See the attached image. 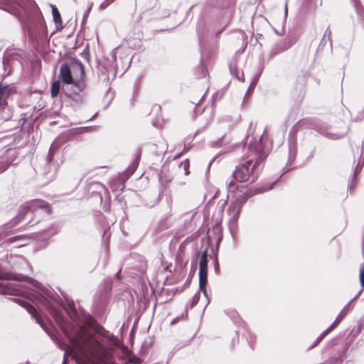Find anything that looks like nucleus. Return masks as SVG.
Instances as JSON below:
<instances>
[{
    "mask_svg": "<svg viewBox=\"0 0 364 364\" xmlns=\"http://www.w3.org/2000/svg\"><path fill=\"white\" fill-rule=\"evenodd\" d=\"M4 171V170L0 171V173H1V171Z\"/></svg>",
    "mask_w": 364,
    "mask_h": 364,
    "instance_id": "obj_31",
    "label": "nucleus"
},
{
    "mask_svg": "<svg viewBox=\"0 0 364 364\" xmlns=\"http://www.w3.org/2000/svg\"><path fill=\"white\" fill-rule=\"evenodd\" d=\"M16 238H17L18 240H19V239H21V236H18V237H16Z\"/></svg>",
    "mask_w": 364,
    "mask_h": 364,
    "instance_id": "obj_28",
    "label": "nucleus"
},
{
    "mask_svg": "<svg viewBox=\"0 0 364 364\" xmlns=\"http://www.w3.org/2000/svg\"><path fill=\"white\" fill-rule=\"evenodd\" d=\"M79 72V77H77L73 82L71 84L74 87L77 89L79 92H83L86 87V75L85 72L84 65L80 61L73 63V71Z\"/></svg>",
    "mask_w": 364,
    "mask_h": 364,
    "instance_id": "obj_9",
    "label": "nucleus"
},
{
    "mask_svg": "<svg viewBox=\"0 0 364 364\" xmlns=\"http://www.w3.org/2000/svg\"><path fill=\"white\" fill-rule=\"evenodd\" d=\"M50 205L42 200L27 202L24 205V222L27 227H32L40 222L44 213H50Z\"/></svg>",
    "mask_w": 364,
    "mask_h": 364,
    "instance_id": "obj_2",
    "label": "nucleus"
},
{
    "mask_svg": "<svg viewBox=\"0 0 364 364\" xmlns=\"http://www.w3.org/2000/svg\"><path fill=\"white\" fill-rule=\"evenodd\" d=\"M23 306L24 309H26L38 323H40V316L36 309L26 301H24Z\"/></svg>",
    "mask_w": 364,
    "mask_h": 364,
    "instance_id": "obj_14",
    "label": "nucleus"
},
{
    "mask_svg": "<svg viewBox=\"0 0 364 364\" xmlns=\"http://www.w3.org/2000/svg\"><path fill=\"white\" fill-rule=\"evenodd\" d=\"M350 311L349 305L346 306L339 313L333 323L326 330L324 331L317 338V343H320L331 331H332L335 328H336L341 321L346 317L348 313Z\"/></svg>",
    "mask_w": 364,
    "mask_h": 364,
    "instance_id": "obj_10",
    "label": "nucleus"
},
{
    "mask_svg": "<svg viewBox=\"0 0 364 364\" xmlns=\"http://www.w3.org/2000/svg\"><path fill=\"white\" fill-rule=\"evenodd\" d=\"M85 324L88 328H94L95 325L97 324L96 320L91 316H87L85 318Z\"/></svg>",
    "mask_w": 364,
    "mask_h": 364,
    "instance_id": "obj_17",
    "label": "nucleus"
},
{
    "mask_svg": "<svg viewBox=\"0 0 364 364\" xmlns=\"http://www.w3.org/2000/svg\"><path fill=\"white\" fill-rule=\"evenodd\" d=\"M69 97L72 98L73 100L75 101L82 102V96L80 95L77 92L73 91L72 93L68 95Z\"/></svg>",
    "mask_w": 364,
    "mask_h": 364,
    "instance_id": "obj_21",
    "label": "nucleus"
},
{
    "mask_svg": "<svg viewBox=\"0 0 364 364\" xmlns=\"http://www.w3.org/2000/svg\"><path fill=\"white\" fill-rule=\"evenodd\" d=\"M60 90V82L59 80L54 81L50 87V95L53 98H55L58 96Z\"/></svg>",
    "mask_w": 364,
    "mask_h": 364,
    "instance_id": "obj_16",
    "label": "nucleus"
},
{
    "mask_svg": "<svg viewBox=\"0 0 364 364\" xmlns=\"http://www.w3.org/2000/svg\"><path fill=\"white\" fill-rule=\"evenodd\" d=\"M183 154H181V153L176 154V156H174L173 159H177L180 158Z\"/></svg>",
    "mask_w": 364,
    "mask_h": 364,
    "instance_id": "obj_25",
    "label": "nucleus"
},
{
    "mask_svg": "<svg viewBox=\"0 0 364 364\" xmlns=\"http://www.w3.org/2000/svg\"><path fill=\"white\" fill-rule=\"evenodd\" d=\"M291 43H289V44L288 45V46H287V48H289V47H291Z\"/></svg>",
    "mask_w": 364,
    "mask_h": 364,
    "instance_id": "obj_29",
    "label": "nucleus"
},
{
    "mask_svg": "<svg viewBox=\"0 0 364 364\" xmlns=\"http://www.w3.org/2000/svg\"><path fill=\"white\" fill-rule=\"evenodd\" d=\"M359 280L362 289H364V263L360 266L359 269Z\"/></svg>",
    "mask_w": 364,
    "mask_h": 364,
    "instance_id": "obj_20",
    "label": "nucleus"
},
{
    "mask_svg": "<svg viewBox=\"0 0 364 364\" xmlns=\"http://www.w3.org/2000/svg\"><path fill=\"white\" fill-rule=\"evenodd\" d=\"M310 74L304 70H301V73L296 78L293 87L292 95L294 100L299 103H301L306 94V86Z\"/></svg>",
    "mask_w": 364,
    "mask_h": 364,
    "instance_id": "obj_5",
    "label": "nucleus"
},
{
    "mask_svg": "<svg viewBox=\"0 0 364 364\" xmlns=\"http://www.w3.org/2000/svg\"><path fill=\"white\" fill-rule=\"evenodd\" d=\"M23 280H24V288H31L30 287L26 286L25 283H28V284H31V286L33 287H37V286H38V282L36 280L32 279L31 278H30L28 277L24 276Z\"/></svg>",
    "mask_w": 364,
    "mask_h": 364,
    "instance_id": "obj_19",
    "label": "nucleus"
},
{
    "mask_svg": "<svg viewBox=\"0 0 364 364\" xmlns=\"http://www.w3.org/2000/svg\"><path fill=\"white\" fill-rule=\"evenodd\" d=\"M52 14L55 23L57 26H61L63 23L61 16L58 9L55 6H52Z\"/></svg>",
    "mask_w": 364,
    "mask_h": 364,
    "instance_id": "obj_15",
    "label": "nucleus"
},
{
    "mask_svg": "<svg viewBox=\"0 0 364 364\" xmlns=\"http://www.w3.org/2000/svg\"><path fill=\"white\" fill-rule=\"evenodd\" d=\"M305 124V121L304 119L299 121L293 127V129L295 132H297L303 125Z\"/></svg>",
    "mask_w": 364,
    "mask_h": 364,
    "instance_id": "obj_23",
    "label": "nucleus"
},
{
    "mask_svg": "<svg viewBox=\"0 0 364 364\" xmlns=\"http://www.w3.org/2000/svg\"><path fill=\"white\" fill-rule=\"evenodd\" d=\"M3 273L0 272V293L2 294H9L17 296V298L13 300L19 306H23V286L20 282H6L2 280Z\"/></svg>",
    "mask_w": 364,
    "mask_h": 364,
    "instance_id": "obj_4",
    "label": "nucleus"
},
{
    "mask_svg": "<svg viewBox=\"0 0 364 364\" xmlns=\"http://www.w3.org/2000/svg\"><path fill=\"white\" fill-rule=\"evenodd\" d=\"M252 161L248 160L237 166L232 173L233 178L232 180L245 182L249 181L252 176V182H254L257 179V176H254V172L259 164V161H257L252 166Z\"/></svg>",
    "mask_w": 364,
    "mask_h": 364,
    "instance_id": "obj_3",
    "label": "nucleus"
},
{
    "mask_svg": "<svg viewBox=\"0 0 364 364\" xmlns=\"http://www.w3.org/2000/svg\"><path fill=\"white\" fill-rule=\"evenodd\" d=\"M190 149V147H187L186 146H184L183 151H181V154H185L188 152Z\"/></svg>",
    "mask_w": 364,
    "mask_h": 364,
    "instance_id": "obj_24",
    "label": "nucleus"
},
{
    "mask_svg": "<svg viewBox=\"0 0 364 364\" xmlns=\"http://www.w3.org/2000/svg\"><path fill=\"white\" fill-rule=\"evenodd\" d=\"M227 186L228 193L235 198L232 203L242 207L250 197L247 187L237 184L233 180H230Z\"/></svg>",
    "mask_w": 364,
    "mask_h": 364,
    "instance_id": "obj_6",
    "label": "nucleus"
},
{
    "mask_svg": "<svg viewBox=\"0 0 364 364\" xmlns=\"http://www.w3.org/2000/svg\"><path fill=\"white\" fill-rule=\"evenodd\" d=\"M0 9L14 16L22 23V0H0Z\"/></svg>",
    "mask_w": 364,
    "mask_h": 364,
    "instance_id": "obj_8",
    "label": "nucleus"
},
{
    "mask_svg": "<svg viewBox=\"0 0 364 364\" xmlns=\"http://www.w3.org/2000/svg\"><path fill=\"white\" fill-rule=\"evenodd\" d=\"M100 329H102V330H105V329H104V328H103V327H102V326H100Z\"/></svg>",
    "mask_w": 364,
    "mask_h": 364,
    "instance_id": "obj_30",
    "label": "nucleus"
},
{
    "mask_svg": "<svg viewBox=\"0 0 364 364\" xmlns=\"http://www.w3.org/2000/svg\"><path fill=\"white\" fill-rule=\"evenodd\" d=\"M143 38L144 33L141 30L134 33L133 36H129L127 39L129 47L134 50L139 49L141 46Z\"/></svg>",
    "mask_w": 364,
    "mask_h": 364,
    "instance_id": "obj_11",
    "label": "nucleus"
},
{
    "mask_svg": "<svg viewBox=\"0 0 364 364\" xmlns=\"http://www.w3.org/2000/svg\"><path fill=\"white\" fill-rule=\"evenodd\" d=\"M73 70V68H72ZM60 77L63 82L67 85H71L73 82V77L71 73V68L67 63L61 65L60 68Z\"/></svg>",
    "mask_w": 364,
    "mask_h": 364,
    "instance_id": "obj_12",
    "label": "nucleus"
},
{
    "mask_svg": "<svg viewBox=\"0 0 364 364\" xmlns=\"http://www.w3.org/2000/svg\"><path fill=\"white\" fill-rule=\"evenodd\" d=\"M242 206H240L234 203H231L228 208V213L230 215V220L233 223H236L240 218L242 211Z\"/></svg>",
    "mask_w": 364,
    "mask_h": 364,
    "instance_id": "obj_13",
    "label": "nucleus"
},
{
    "mask_svg": "<svg viewBox=\"0 0 364 364\" xmlns=\"http://www.w3.org/2000/svg\"><path fill=\"white\" fill-rule=\"evenodd\" d=\"M15 237H10L9 240L13 241Z\"/></svg>",
    "mask_w": 364,
    "mask_h": 364,
    "instance_id": "obj_27",
    "label": "nucleus"
},
{
    "mask_svg": "<svg viewBox=\"0 0 364 364\" xmlns=\"http://www.w3.org/2000/svg\"><path fill=\"white\" fill-rule=\"evenodd\" d=\"M208 251L203 252L199 267V287L203 294L207 296L206 284L208 282Z\"/></svg>",
    "mask_w": 364,
    "mask_h": 364,
    "instance_id": "obj_7",
    "label": "nucleus"
},
{
    "mask_svg": "<svg viewBox=\"0 0 364 364\" xmlns=\"http://www.w3.org/2000/svg\"><path fill=\"white\" fill-rule=\"evenodd\" d=\"M32 65L34 69H37V70L40 69V68L41 66V63L37 55L35 57V59H33L32 60Z\"/></svg>",
    "mask_w": 364,
    "mask_h": 364,
    "instance_id": "obj_22",
    "label": "nucleus"
},
{
    "mask_svg": "<svg viewBox=\"0 0 364 364\" xmlns=\"http://www.w3.org/2000/svg\"><path fill=\"white\" fill-rule=\"evenodd\" d=\"M176 323V320H173V321H171V324H173V323Z\"/></svg>",
    "mask_w": 364,
    "mask_h": 364,
    "instance_id": "obj_26",
    "label": "nucleus"
},
{
    "mask_svg": "<svg viewBox=\"0 0 364 364\" xmlns=\"http://www.w3.org/2000/svg\"><path fill=\"white\" fill-rule=\"evenodd\" d=\"M179 167L183 169L185 175L187 176L190 173V162L188 159L181 161L179 165Z\"/></svg>",
    "mask_w": 364,
    "mask_h": 364,
    "instance_id": "obj_18",
    "label": "nucleus"
},
{
    "mask_svg": "<svg viewBox=\"0 0 364 364\" xmlns=\"http://www.w3.org/2000/svg\"><path fill=\"white\" fill-rule=\"evenodd\" d=\"M26 26L28 33V41L35 50L43 46L47 38V33L43 15L33 1L30 3L26 11Z\"/></svg>",
    "mask_w": 364,
    "mask_h": 364,
    "instance_id": "obj_1",
    "label": "nucleus"
}]
</instances>
